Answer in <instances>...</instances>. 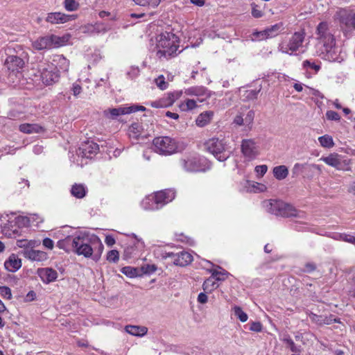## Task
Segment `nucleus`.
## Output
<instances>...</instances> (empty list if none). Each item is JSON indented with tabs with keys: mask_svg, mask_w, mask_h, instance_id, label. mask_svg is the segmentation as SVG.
I'll list each match as a JSON object with an SVG mask.
<instances>
[{
	"mask_svg": "<svg viewBox=\"0 0 355 355\" xmlns=\"http://www.w3.org/2000/svg\"><path fill=\"white\" fill-rule=\"evenodd\" d=\"M57 246L66 252L72 250L78 255L92 258L95 261L100 259L104 249L101 239L96 235L87 232H79L73 236L60 240Z\"/></svg>",
	"mask_w": 355,
	"mask_h": 355,
	"instance_id": "f257e3e1",
	"label": "nucleus"
},
{
	"mask_svg": "<svg viewBox=\"0 0 355 355\" xmlns=\"http://www.w3.org/2000/svg\"><path fill=\"white\" fill-rule=\"evenodd\" d=\"M316 39L318 40L317 52L321 58L329 62H338L344 60L341 48L336 44V39L326 22H321L318 24L316 30Z\"/></svg>",
	"mask_w": 355,
	"mask_h": 355,
	"instance_id": "f03ea898",
	"label": "nucleus"
},
{
	"mask_svg": "<svg viewBox=\"0 0 355 355\" xmlns=\"http://www.w3.org/2000/svg\"><path fill=\"white\" fill-rule=\"evenodd\" d=\"M178 48L179 39L173 33L164 32L156 37L155 50L159 58L168 59L177 55Z\"/></svg>",
	"mask_w": 355,
	"mask_h": 355,
	"instance_id": "7ed1b4c3",
	"label": "nucleus"
},
{
	"mask_svg": "<svg viewBox=\"0 0 355 355\" xmlns=\"http://www.w3.org/2000/svg\"><path fill=\"white\" fill-rule=\"evenodd\" d=\"M154 150L162 155H171L184 150V142L179 139L171 137H157L153 141Z\"/></svg>",
	"mask_w": 355,
	"mask_h": 355,
	"instance_id": "20e7f679",
	"label": "nucleus"
},
{
	"mask_svg": "<svg viewBox=\"0 0 355 355\" xmlns=\"http://www.w3.org/2000/svg\"><path fill=\"white\" fill-rule=\"evenodd\" d=\"M181 168L189 173L205 172L211 168L209 162L202 157L187 155L180 159Z\"/></svg>",
	"mask_w": 355,
	"mask_h": 355,
	"instance_id": "39448f33",
	"label": "nucleus"
},
{
	"mask_svg": "<svg viewBox=\"0 0 355 355\" xmlns=\"http://www.w3.org/2000/svg\"><path fill=\"white\" fill-rule=\"evenodd\" d=\"M205 146L220 162L226 160L232 154L230 147L225 139H209L205 142Z\"/></svg>",
	"mask_w": 355,
	"mask_h": 355,
	"instance_id": "423d86ee",
	"label": "nucleus"
},
{
	"mask_svg": "<svg viewBox=\"0 0 355 355\" xmlns=\"http://www.w3.org/2000/svg\"><path fill=\"white\" fill-rule=\"evenodd\" d=\"M98 145L93 141H87L81 144L76 151L77 159H73L78 166H83L87 164V159H92L98 152Z\"/></svg>",
	"mask_w": 355,
	"mask_h": 355,
	"instance_id": "0eeeda50",
	"label": "nucleus"
},
{
	"mask_svg": "<svg viewBox=\"0 0 355 355\" xmlns=\"http://www.w3.org/2000/svg\"><path fill=\"white\" fill-rule=\"evenodd\" d=\"M304 34L302 32H296L289 38L283 40L279 45V50L289 55H293L302 46Z\"/></svg>",
	"mask_w": 355,
	"mask_h": 355,
	"instance_id": "6e6552de",
	"label": "nucleus"
},
{
	"mask_svg": "<svg viewBox=\"0 0 355 355\" xmlns=\"http://www.w3.org/2000/svg\"><path fill=\"white\" fill-rule=\"evenodd\" d=\"M146 107L142 105H122L118 107L108 108L103 111L105 117L109 119H116L118 116L130 113L136 112L137 111H145Z\"/></svg>",
	"mask_w": 355,
	"mask_h": 355,
	"instance_id": "1a4fd4ad",
	"label": "nucleus"
},
{
	"mask_svg": "<svg viewBox=\"0 0 355 355\" xmlns=\"http://www.w3.org/2000/svg\"><path fill=\"white\" fill-rule=\"evenodd\" d=\"M320 160L338 171L350 170V160L345 159L342 155L336 153H331L327 156H322Z\"/></svg>",
	"mask_w": 355,
	"mask_h": 355,
	"instance_id": "9d476101",
	"label": "nucleus"
},
{
	"mask_svg": "<svg viewBox=\"0 0 355 355\" xmlns=\"http://www.w3.org/2000/svg\"><path fill=\"white\" fill-rule=\"evenodd\" d=\"M0 234L8 238L17 237L20 234L19 227L15 225L8 215H0Z\"/></svg>",
	"mask_w": 355,
	"mask_h": 355,
	"instance_id": "9b49d317",
	"label": "nucleus"
},
{
	"mask_svg": "<svg viewBox=\"0 0 355 355\" xmlns=\"http://www.w3.org/2000/svg\"><path fill=\"white\" fill-rule=\"evenodd\" d=\"M254 115V112L252 110H242L234 116L233 123L243 126L245 131H250L252 128Z\"/></svg>",
	"mask_w": 355,
	"mask_h": 355,
	"instance_id": "f8f14e48",
	"label": "nucleus"
},
{
	"mask_svg": "<svg viewBox=\"0 0 355 355\" xmlns=\"http://www.w3.org/2000/svg\"><path fill=\"white\" fill-rule=\"evenodd\" d=\"M241 150L243 156L248 161L254 160L259 155V146L252 139H243Z\"/></svg>",
	"mask_w": 355,
	"mask_h": 355,
	"instance_id": "ddd939ff",
	"label": "nucleus"
},
{
	"mask_svg": "<svg viewBox=\"0 0 355 355\" xmlns=\"http://www.w3.org/2000/svg\"><path fill=\"white\" fill-rule=\"evenodd\" d=\"M39 72L42 83L46 85H51L59 80L58 72L53 69L49 63H41L39 65Z\"/></svg>",
	"mask_w": 355,
	"mask_h": 355,
	"instance_id": "4468645a",
	"label": "nucleus"
},
{
	"mask_svg": "<svg viewBox=\"0 0 355 355\" xmlns=\"http://www.w3.org/2000/svg\"><path fill=\"white\" fill-rule=\"evenodd\" d=\"M164 259L171 258V261L176 266H185L193 261V256L188 252L182 251L178 253L164 252L162 254Z\"/></svg>",
	"mask_w": 355,
	"mask_h": 355,
	"instance_id": "2eb2a0df",
	"label": "nucleus"
},
{
	"mask_svg": "<svg viewBox=\"0 0 355 355\" xmlns=\"http://www.w3.org/2000/svg\"><path fill=\"white\" fill-rule=\"evenodd\" d=\"M183 93L193 97L199 103H203L211 96V92L203 86H193L185 89Z\"/></svg>",
	"mask_w": 355,
	"mask_h": 355,
	"instance_id": "dca6fc26",
	"label": "nucleus"
},
{
	"mask_svg": "<svg viewBox=\"0 0 355 355\" xmlns=\"http://www.w3.org/2000/svg\"><path fill=\"white\" fill-rule=\"evenodd\" d=\"M27 59V54L22 53L19 56L9 55L5 60V65L12 72H19L25 66V60Z\"/></svg>",
	"mask_w": 355,
	"mask_h": 355,
	"instance_id": "f3484780",
	"label": "nucleus"
},
{
	"mask_svg": "<svg viewBox=\"0 0 355 355\" xmlns=\"http://www.w3.org/2000/svg\"><path fill=\"white\" fill-rule=\"evenodd\" d=\"M159 208L171 202L175 197V192L171 189L159 191L153 193Z\"/></svg>",
	"mask_w": 355,
	"mask_h": 355,
	"instance_id": "a211bd4d",
	"label": "nucleus"
},
{
	"mask_svg": "<svg viewBox=\"0 0 355 355\" xmlns=\"http://www.w3.org/2000/svg\"><path fill=\"white\" fill-rule=\"evenodd\" d=\"M49 64L53 66L55 72H58L59 76L62 73H67L69 68V60L62 55H53L52 61Z\"/></svg>",
	"mask_w": 355,
	"mask_h": 355,
	"instance_id": "6ab92c4d",
	"label": "nucleus"
},
{
	"mask_svg": "<svg viewBox=\"0 0 355 355\" xmlns=\"http://www.w3.org/2000/svg\"><path fill=\"white\" fill-rule=\"evenodd\" d=\"M76 19V15H67L60 12H55L49 13L46 17V21L52 24H64Z\"/></svg>",
	"mask_w": 355,
	"mask_h": 355,
	"instance_id": "aec40b11",
	"label": "nucleus"
},
{
	"mask_svg": "<svg viewBox=\"0 0 355 355\" xmlns=\"http://www.w3.org/2000/svg\"><path fill=\"white\" fill-rule=\"evenodd\" d=\"M37 275L44 284L55 282L58 278V272L51 268H42L37 270Z\"/></svg>",
	"mask_w": 355,
	"mask_h": 355,
	"instance_id": "412c9836",
	"label": "nucleus"
},
{
	"mask_svg": "<svg viewBox=\"0 0 355 355\" xmlns=\"http://www.w3.org/2000/svg\"><path fill=\"white\" fill-rule=\"evenodd\" d=\"M23 255L25 258L33 261H44L48 259V254L43 251L36 250L33 248L26 249L23 251Z\"/></svg>",
	"mask_w": 355,
	"mask_h": 355,
	"instance_id": "4be33fe9",
	"label": "nucleus"
},
{
	"mask_svg": "<svg viewBox=\"0 0 355 355\" xmlns=\"http://www.w3.org/2000/svg\"><path fill=\"white\" fill-rule=\"evenodd\" d=\"M207 266V270L211 274L217 282L225 281L230 273L222 268L217 266L216 268H213V264L210 261H206ZM207 267V266H205Z\"/></svg>",
	"mask_w": 355,
	"mask_h": 355,
	"instance_id": "5701e85b",
	"label": "nucleus"
},
{
	"mask_svg": "<svg viewBox=\"0 0 355 355\" xmlns=\"http://www.w3.org/2000/svg\"><path fill=\"white\" fill-rule=\"evenodd\" d=\"M32 46L35 50L42 51L52 49L50 35L40 37L32 42Z\"/></svg>",
	"mask_w": 355,
	"mask_h": 355,
	"instance_id": "b1692460",
	"label": "nucleus"
},
{
	"mask_svg": "<svg viewBox=\"0 0 355 355\" xmlns=\"http://www.w3.org/2000/svg\"><path fill=\"white\" fill-rule=\"evenodd\" d=\"M263 205L269 213L279 216V212H280L282 206H284V202L277 200H269L264 201Z\"/></svg>",
	"mask_w": 355,
	"mask_h": 355,
	"instance_id": "393cba45",
	"label": "nucleus"
},
{
	"mask_svg": "<svg viewBox=\"0 0 355 355\" xmlns=\"http://www.w3.org/2000/svg\"><path fill=\"white\" fill-rule=\"evenodd\" d=\"M4 266L9 272H15L21 267V261L17 255L12 254L5 261Z\"/></svg>",
	"mask_w": 355,
	"mask_h": 355,
	"instance_id": "a878e982",
	"label": "nucleus"
},
{
	"mask_svg": "<svg viewBox=\"0 0 355 355\" xmlns=\"http://www.w3.org/2000/svg\"><path fill=\"white\" fill-rule=\"evenodd\" d=\"M51 42L52 43V48H59L66 46L69 43L71 35L69 33H65L62 36L55 35H50Z\"/></svg>",
	"mask_w": 355,
	"mask_h": 355,
	"instance_id": "bb28decb",
	"label": "nucleus"
},
{
	"mask_svg": "<svg viewBox=\"0 0 355 355\" xmlns=\"http://www.w3.org/2000/svg\"><path fill=\"white\" fill-rule=\"evenodd\" d=\"M282 24H277L262 32L258 33L257 35L261 40L268 37H273L277 35L282 31Z\"/></svg>",
	"mask_w": 355,
	"mask_h": 355,
	"instance_id": "cd10ccee",
	"label": "nucleus"
},
{
	"mask_svg": "<svg viewBox=\"0 0 355 355\" xmlns=\"http://www.w3.org/2000/svg\"><path fill=\"white\" fill-rule=\"evenodd\" d=\"M141 207L147 211H155L159 209L157 205V200L155 199L153 193L146 196L141 202Z\"/></svg>",
	"mask_w": 355,
	"mask_h": 355,
	"instance_id": "c85d7f7f",
	"label": "nucleus"
},
{
	"mask_svg": "<svg viewBox=\"0 0 355 355\" xmlns=\"http://www.w3.org/2000/svg\"><path fill=\"white\" fill-rule=\"evenodd\" d=\"M214 116L212 111H205L200 113L196 119V124L198 127H205L208 125Z\"/></svg>",
	"mask_w": 355,
	"mask_h": 355,
	"instance_id": "c756f323",
	"label": "nucleus"
},
{
	"mask_svg": "<svg viewBox=\"0 0 355 355\" xmlns=\"http://www.w3.org/2000/svg\"><path fill=\"white\" fill-rule=\"evenodd\" d=\"M198 103L199 102L196 101L195 98H187L184 101H182L179 103L178 107L182 112L191 111L198 107Z\"/></svg>",
	"mask_w": 355,
	"mask_h": 355,
	"instance_id": "7c9ffc66",
	"label": "nucleus"
},
{
	"mask_svg": "<svg viewBox=\"0 0 355 355\" xmlns=\"http://www.w3.org/2000/svg\"><path fill=\"white\" fill-rule=\"evenodd\" d=\"M183 94V91H175L168 93L161 98L163 104H166V107L171 106L176 100L180 98Z\"/></svg>",
	"mask_w": 355,
	"mask_h": 355,
	"instance_id": "2f4dec72",
	"label": "nucleus"
},
{
	"mask_svg": "<svg viewBox=\"0 0 355 355\" xmlns=\"http://www.w3.org/2000/svg\"><path fill=\"white\" fill-rule=\"evenodd\" d=\"M21 132L26 134L39 133L44 130L43 128L38 124L23 123L19 127Z\"/></svg>",
	"mask_w": 355,
	"mask_h": 355,
	"instance_id": "473e14b6",
	"label": "nucleus"
},
{
	"mask_svg": "<svg viewBox=\"0 0 355 355\" xmlns=\"http://www.w3.org/2000/svg\"><path fill=\"white\" fill-rule=\"evenodd\" d=\"M127 333L135 336H144L148 332V329L146 327L128 325L125 327Z\"/></svg>",
	"mask_w": 355,
	"mask_h": 355,
	"instance_id": "72a5a7b5",
	"label": "nucleus"
},
{
	"mask_svg": "<svg viewBox=\"0 0 355 355\" xmlns=\"http://www.w3.org/2000/svg\"><path fill=\"white\" fill-rule=\"evenodd\" d=\"M272 173L277 180H283L287 178L288 175V169L285 165L277 166L273 168Z\"/></svg>",
	"mask_w": 355,
	"mask_h": 355,
	"instance_id": "f704fd0d",
	"label": "nucleus"
},
{
	"mask_svg": "<svg viewBox=\"0 0 355 355\" xmlns=\"http://www.w3.org/2000/svg\"><path fill=\"white\" fill-rule=\"evenodd\" d=\"M218 286V282H217V280L212 275L207 278L204 282L202 285L203 290L206 293H211L213 291L216 290Z\"/></svg>",
	"mask_w": 355,
	"mask_h": 355,
	"instance_id": "c9c22d12",
	"label": "nucleus"
},
{
	"mask_svg": "<svg viewBox=\"0 0 355 355\" xmlns=\"http://www.w3.org/2000/svg\"><path fill=\"white\" fill-rule=\"evenodd\" d=\"M279 216L283 217H291V216H299L297 210L291 205L284 202V206H282V208L279 212Z\"/></svg>",
	"mask_w": 355,
	"mask_h": 355,
	"instance_id": "e433bc0d",
	"label": "nucleus"
},
{
	"mask_svg": "<svg viewBox=\"0 0 355 355\" xmlns=\"http://www.w3.org/2000/svg\"><path fill=\"white\" fill-rule=\"evenodd\" d=\"M246 184H247V186H246L247 190L249 192H254V193L264 192L267 190L266 186L261 183L247 181Z\"/></svg>",
	"mask_w": 355,
	"mask_h": 355,
	"instance_id": "4c0bfd02",
	"label": "nucleus"
},
{
	"mask_svg": "<svg viewBox=\"0 0 355 355\" xmlns=\"http://www.w3.org/2000/svg\"><path fill=\"white\" fill-rule=\"evenodd\" d=\"M40 245V242L36 240L20 239L17 241V245L19 248L26 249H31Z\"/></svg>",
	"mask_w": 355,
	"mask_h": 355,
	"instance_id": "58836bf2",
	"label": "nucleus"
},
{
	"mask_svg": "<svg viewBox=\"0 0 355 355\" xmlns=\"http://www.w3.org/2000/svg\"><path fill=\"white\" fill-rule=\"evenodd\" d=\"M318 140L320 146L324 148L329 149L333 148L335 145L333 137L329 135H324L319 137Z\"/></svg>",
	"mask_w": 355,
	"mask_h": 355,
	"instance_id": "ea45409f",
	"label": "nucleus"
},
{
	"mask_svg": "<svg viewBox=\"0 0 355 355\" xmlns=\"http://www.w3.org/2000/svg\"><path fill=\"white\" fill-rule=\"evenodd\" d=\"M142 132V126L139 123H132L128 128V135L130 138L138 139Z\"/></svg>",
	"mask_w": 355,
	"mask_h": 355,
	"instance_id": "a19ab883",
	"label": "nucleus"
},
{
	"mask_svg": "<svg viewBox=\"0 0 355 355\" xmlns=\"http://www.w3.org/2000/svg\"><path fill=\"white\" fill-rule=\"evenodd\" d=\"M71 193L77 198H82L86 194L85 187L83 184H76L71 187Z\"/></svg>",
	"mask_w": 355,
	"mask_h": 355,
	"instance_id": "79ce46f5",
	"label": "nucleus"
},
{
	"mask_svg": "<svg viewBox=\"0 0 355 355\" xmlns=\"http://www.w3.org/2000/svg\"><path fill=\"white\" fill-rule=\"evenodd\" d=\"M232 311L234 316L238 318L241 322H245L248 319V314L243 311L241 307L239 306H234L232 308Z\"/></svg>",
	"mask_w": 355,
	"mask_h": 355,
	"instance_id": "37998d69",
	"label": "nucleus"
},
{
	"mask_svg": "<svg viewBox=\"0 0 355 355\" xmlns=\"http://www.w3.org/2000/svg\"><path fill=\"white\" fill-rule=\"evenodd\" d=\"M14 223L17 227H19V230L22 227H26L30 225V217L29 214L27 216H19L12 219Z\"/></svg>",
	"mask_w": 355,
	"mask_h": 355,
	"instance_id": "c03bdc74",
	"label": "nucleus"
},
{
	"mask_svg": "<svg viewBox=\"0 0 355 355\" xmlns=\"http://www.w3.org/2000/svg\"><path fill=\"white\" fill-rule=\"evenodd\" d=\"M63 5L65 10L69 12L77 10L80 6L76 0H64Z\"/></svg>",
	"mask_w": 355,
	"mask_h": 355,
	"instance_id": "a18cd8bd",
	"label": "nucleus"
},
{
	"mask_svg": "<svg viewBox=\"0 0 355 355\" xmlns=\"http://www.w3.org/2000/svg\"><path fill=\"white\" fill-rule=\"evenodd\" d=\"M121 272L128 277L133 278L139 275L137 268L131 266H125L121 269Z\"/></svg>",
	"mask_w": 355,
	"mask_h": 355,
	"instance_id": "49530a36",
	"label": "nucleus"
},
{
	"mask_svg": "<svg viewBox=\"0 0 355 355\" xmlns=\"http://www.w3.org/2000/svg\"><path fill=\"white\" fill-rule=\"evenodd\" d=\"M133 1L136 5L141 6H151L153 7H157L160 3V0H133Z\"/></svg>",
	"mask_w": 355,
	"mask_h": 355,
	"instance_id": "de8ad7c7",
	"label": "nucleus"
},
{
	"mask_svg": "<svg viewBox=\"0 0 355 355\" xmlns=\"http://www.w3.org/2000/svg\"><path fill=\"white\" fill-rule=\"evenodd\" d=\"M140 74V69L138 67L131 66L128 68L126 72L128 78L130 79H135Z\"/></svg>",
	"mask_w": 355,
	"mask_h": 355,
	"instance_id": "09e8293b",
	"label": "nucleus"
},
{
	"mask_svg": "<svg viewBox=\"0 0 355 355\" xmlns=\"http://www.w3.org/2000/svg\"><path fill=\"white\" fill-rule=\"evenodd\" d=\"M155 83L162 90H164L168 87V83L166 82L164 76L160 75L154 80Z\"/></svg>",
	"mask_w": 355,
	"mask_h": 355,
	"instance_id": "8fccbe9b",
	"label": "nucleus"
},
{
	"mask_svg": "<svg viewBox=\"0 0 355 355\" xmlns=\"http://www.w3.org/2000/svg\"><path fill=\"white\" fill-rule=\"evenodd\" d=\"M119 259V253L116 250H112L107 254V260L109 262L116 263Z\"/></svg>",
	"mask_w": 355,
	"mask_h": 355,
	"instance_id": "3c124183",
	"label": "nucleus"
},
{
	"mask_svg": "<svg viewBox=\"0 0 355 355\" xmlns=\"http://www.w3.org/2000/svg\"><path fill=\"white\" fill-rule=\"evenodd\" d=\"M29 217L30 225H37L44 220L43 218L37 214H29Z\"/></svg>",
	"mask_w": 355,
	"mask_h": 355,
	"instance_id": "603ef678",
	"label": "nucleus"
},
{
	"mask_svg": "<svg viewBox=\"0 0 355 355\" xmlns=\"http://www.w3.org/2000/svg\"><path fill=\"white\" fill-rule=\"evenodd\" d=\"M305 164L300 163H295L292 168V174L293 177H296L304 171Z\"/></svg>",
	"mask_w": 355,
	"mask_h": 355,
	"instance_id": "864d4df0",
	"label": "nucleus"
},
{
	"mask_svg": "<svg viewBox=\"0 0 355 355\" xmlns=\"http://www.w3.org/2000/svg\"><path fill=\"white\" fill-rule=\"evenodd\" d=\"M303 67L307 69H312L315 72H318L320 69V66L319 64L315 62H311L310 60H304L303 62Z\"/></svg>",
	"mask_w": 355,
	"mask_h": 355,
	"instance_id": "5fc2aeb1",
	"label": "nucleus"
},
{
	"mask_svg": "<svg viewBox=\"0 0 355 355\" xmlns=\"http://www.w3.org/2000/svg\"><path fill=\"white\" fill-rule=\"evenodd\" d=\"M249 329L254 332H261L263 330V325L260 322H251Z\"/></svg>",
	"mask_w": 355,
	"mask_h": 355,
	"instance_id": "6e6d98bb",
	"label": "nucleus"
},
{
	"mask_svg": "<svg viewBox=\"0 0 355 355\" xmlns=\"http://www.w3.org/2000/svg\"><path fill=\"white\" fill-rule=\"evenodd\" d=\"M0 295L6 299H11L12 293L10 288L7 286H0Z\"/></svg>",
	"mask_w": 355,
	"mask_h": 355,
	"instance_id": "4d7b16f0",
	"label": "nucleus"
},
{
	"mask_svg": "<svg viewBox=\"0 0 355 355\" xmlns=\"http://www.w3.org/2000/svg\"><path fill=\"white\" fill-rule=\"evenodd\" d=\"M326 118L329 121H336L340 119V116H339V114L333 110H328L326 112Z\"/></svg>",
	"mask_w": 355,
	"mask_h": 355,
	"instance_id": "13d9d810",
	"label": "nucleus"
},
{
	"mask_svg": "<svg viewBox=\"0 0 355 355\" xmlns=\"http://www.w3.org/2000/svg\"><path fill=\"white\" fill-rule=\"evenodd\" d=\"M254 171L258 176L262 177L266 173L268 166L265 164L259 165L255 167Z\"/></svg>",
	"mask_w": 355,
	"mask_h": 355,
	"instance_id": "bf43d9fd",
	"label": "nucleus"
},
{
	"mask_svg": "<svg viewBox=\"0 0 355 355\" xmlns=\"http://www.w3.org/2000/svg\"><path fill=\"white\" fill-rule=\"evenodd\" d=\"M130 236L134 238L135 239V245L136 247L138 248V249H140V250H142L145 247V244H144V241L142 240L141 238H139L138 237L136 234H131L130 235H129Z\"/></svg>",
	"mask_w": 355,
	"mask_h": 355,
	"instance_id": "052dcab7",
	"label": "nucleus"
},
{
	"mask_svg": "<svg viewBox=\"0 0 355 355\" xmlns=\"http://www.w3.org/2000/svg\"><path fill=\"white\" fill-rule=\"evenodd\" d=\"M259 91L250 89L245 91V98L248 100H253L257 98Z\"/></svg>",
	"mask_w": 355,
	"mask_h": 355,
	"instance_id": "680f3d73",
	"label": "nucleus"
},
{
	"mask_svg": "<svg viewBox=\"0 0 355 355\" xmlns=\"http://www.w3.org/2000/svg\"><path fill=\"white\" fill-rule=\"evenodd\" d=\"M283 340H284V342H285L286 343H287L290 346L291 350L292 352H296L298 351V349H297L295 344L294 343L293 340L289 336L285 337L283 339Z\"/></svg>",
	"mask_w": 355,
	"mask_h": 355,
	"instance_id": "e2e57ef3",
	"label": "nucleus"
},
{
	"mask_svg": "<svg viewBox=\"0 0 355 355\" xmlns=\"http://www.w3.org/2000/svg\"><path fill=\"white\" fill-rule=\"evenodd\" d=\"M71 91L74 96H78L82 92V87L78 83H74L72 85Z\"/></svg>",
	"mask_w": 355,
	"mask_h": 355,
	"instance_id": "0e129e2a",
	"label": "nucleus"
},
{
	"mask_svg": "<svg viewBox=\"0 0 355 355\" xmlns=\"http://www.w3.org/2000/svg\"><path fill=\"white\" fill-rule=\"evenodd\" d=\"M42 244L45 248L49 250H52L54 246L53 241L49 238H45L42 241Z\"/></svg>",
	"mask_w": 355,
	"mask_h": 355,
	"instance_id": "69168bd1",
	"label": "nucleus"
},
{
	"mask_svg": "<svg viewBox=\"0 0 355 355\" xmlns=\"http://www.w3.org/2000/svg\"><path fill=\"white\" fill-rule=\"evenodd\" d=\"M150 105L151 107H155V108H164V107H166V104H163L162 103V102L161 101V98L150 102Z\"/></svg>",
	"mask_w": 355,
	"mask_h": 355,
	"instance_id": "338daca9",
	"label": "nucleus"
},
{
	"mask_svg": "<svg viewBox=\"0 0 355 355\" xmlns=\"http://www.w3.org/2000/svg\"><path fill=\"white\" fill-rule=\"evenodd\" d=\"M349 243L355 244V236L343 234V241Z\"/></svg>",
	"mask_w": 355,
	"mask_h": 355,
	"instance_id": "774afa93",
	"label": "nucleus"
}]
</instances>
